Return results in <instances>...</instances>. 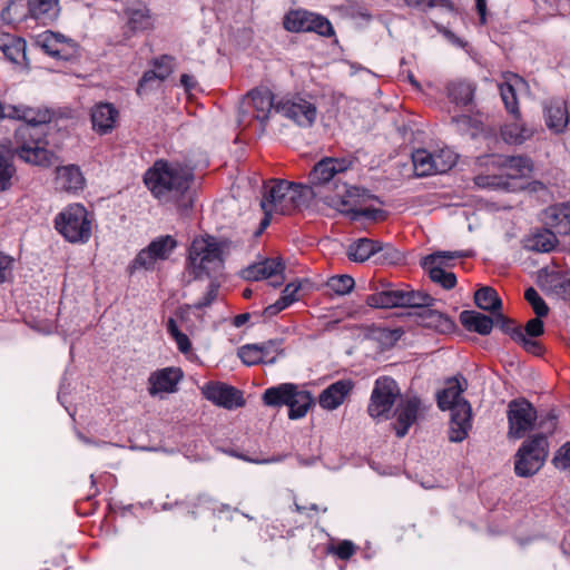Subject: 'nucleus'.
Wrapping results in <instances>:
<instances>
[{"instance_id": "nucleus-37", "label": "nucleus", "mask_w": 570, "mask_h": 570, "mask_svg": "<svg viewBox=\"0 0 570 570\" xmlns=\"http://www.w3.org/2000/svg\"><path fill=\"white\" fill-rule=\"evenodd\" d=\"M474 303L479 308L490 312L492 315L502 308V299L497 291L490 286H483L475 292Z\"/></svg>"}, {"instance_id": "nucleus-35", "label": "nucleus", "mask_w": 570, "mask_h": 570, "mask_svg": "<svg viewBox=\"0 0 570 570\" xmlns=\"http://www.w3.org/2000/svg\"><path fill=\"white\" fill-rule=\"evenodd\" d=\"M0 17L8 24H17L31 19L29 0H10Z\"/></svg>"}, {"instance_id": "nucleus-22", "label": "nucleus", "mask_w": 570, "mask_h": 570, "mask_svg": "<svg viewBox=\"0 0 570 570\" xmlns=\"http://www.w3.org/2000/svg\"><path fill=\"white\" fill-rule=\"evenodd\" d=\"M493 165L502 169L508 180L525 177L532 171V161L525 156H493Z\"/></svg>"}, {"instance_id": "nucleus-51", "label": "nucleus", "mask_w": 570, "mask_h": 570, "mask_svg": "<svg viewBox=\"0 0 570 570\" xmlns=\"http://www.w3.org/2000/svg\"><path fill=\"white\" fill-rule=\"evenodd\" d=\"M404 3L413 9L426 12L433 8H442L448 11L454 10V4L451 0H403Z\"/></svg>"}, {"instance_id": "nucleus-38", "label": "nucleus", "mask_w": 570, "mask_h": 570, "mask_svg": "<svg viewBox=\"0 0 570 570\" xmlns=\"http://www.w3.org/2000/svg\"><path fill=\"white\" fill-rule=\"evenodd\" d=\"M533 135V130L528 128L524 124L515 121L507 124L501 129V136L508 144L520 145Z\"/></svg>"}, {"instance_id": "nucleus-63", "label": "nucleus", "mask_w": 570, "mask_h": 570, "mask_svg": "<svg viewBox=\"0 0 570 570\" xmlns=\"http://www.w3.org/2000/svg\"><path fill=\"white\" fill-rule=\"evenodd\" d=\"M517 343L520 344L527 352L537 355H539L542 351L541 345L538 342L528 338L524 332L521 334L520 338H518Z\"/></svg>"}, {"instance_id": "nucleus-39", "label": "nucleus", "mask_w": 570, "mask_h": 570, "mask_svg": "<svg viewBox=\"0 0 570 570\" xmlns=\"http://www.w3.org/2000/svg\"><path fill=\"white\" fill-rule=\"evenodd\" d=\"M475 87L472 82L460 80L448 86L449 98L458 105L466 106L472 102Z\"/></svg>"}, {"instance_id": "nucleus-64", "label": "nucleus", "mask_w": 570, "mask_h": 570, "mask_svg": "<svg viewBox=\"0 0 570 570\" xmlns=\"http://www.w3.org/2000/svg\"><path fill=\"white\" fill-rule=\"evenodd\" d=\"M176 344H177V347L178 350L181 352V353H187L190 351L191 348V344H190V341L188 338V336L186 334H184L183 332H180L179 334H177L175 337H174Z\"/></svg>"}, {"instance_id": "nucleus-16", "label": "nucleus", "mask_w": 570, "mask_h": 570, "mask_svg": "<svg viewBox=\"0 0 570 570\" xmlns=\"http://www.w3.org/2000/svg\"><path fill=\"white\" fill-rule=\"evenodd\" d=\"M292 183L283 179H273L263 187L261 207L267 206L279 214H289Z\"/></svg>"}, {"instance_id": "nucleus-47", "label": "nucleus", "mask_w": 570, "mask_h": 570, "mask_svg": "<svg viewBox=\"0 0 570 570\" xmlns=\"http://www.w3.org/2000/svg\"><path fill=\"white\" fill-rule=\"evenodd\" d=\"M355 285L354 278L347 274L335 275L327 279L326 286L336 295L348 294Z\"/></svg>"}, {"instance_id": "nucleus-20", "label": "nucleus", "mask_w": 570, "mask_h": 570, "mask_svg": "<svg viewBox=\"0 0 570 570\" xmlns=\"http://www.w3.org/2000/svg\"><path fill=\"white\" fill-rule=\"evenodd\" d=\"M127 19L125 35L129 38L138 31H145L153 24L149 9L141 1H132L124 9Z\"/></svg>"}, {"instance_id": "nucleus-48", "label": "nucleus", "mask_w": 570, "mask_h": 570, "mask_svg": "<svg viewBox=\"0 0 570 570\" xmlns=\"http://www.w3.org/2000/svg\"><path fill=\"white\" fill-rule=\"evenodd\" d=\"M493 321L494 326L499 327L504 334L510 335L514 342H517L523 333L521 326H519L513 320L503 315L501 312L493 315Z\"/></svg>"}, {"instance_id": "nucleus-40", "label": "nucleus", "mask_w": 570, "mask_h": 570, "mask_svg": "<svg viewBox=\"0 0 570 570\" xmlns=\"http://www.w3.org/2000/svg\"><path fill=\"white\" fill-rule=\"evenodd\" d=\"M26 42L21 38L10 35L0 37V50L11 62H18L20 57L24 56Z\"/></svg>"}, {"instance_id": "nucleus-61", "label": "nucleus", "mask_w": 570, "mask_h": 570, "mask_svg": "<svg viewBox=\"0 0 570 570\" xmlns=\"http://www.w3.org/2000/svg\"><path fill=\"white\" fill-rule=\"evenodd\" d=\"M543 322L541 317H534L527 322L524 327V334L530 337H538L543 334Z\"/></svg>"}, {"instance_id": "nucleus-36", "label": "nucleus", "mask_w": 570, "mask_h": 570, "mask_svg": "<svg viewBox=\"0 0 570 570\" xmlns=\"http://www.w3.org/2000/svg\"><path fill=\"white\" fill-rule=\"evenodd\" d=\"M558 245L556 233L550 229H541L527 239L525 248L538 253H549Z\"/></svg>"}, {"instance_id": "nucleus-27", "label": "nucleus", "mask_w": 570, "mask_h": 570, "mask_svg": "<svg viewBox=\"0 0 570 570\" xmlns=\"http://www.w3.org/2000/svg\"><path fill=\"white\" fill-rule=\"evenodd\" d=\"M546 224L560 235H570V203H560L546 209Z\"/></svg>"}, {"instance_id": "nucleus-45", "label": "nucleus", "mask_w": 570, "mask_h": 570, "mask_svg": "<svg viewBox=\"0 0 570 570\" xmlns=\"http://www.w3.org/2000/svg\"><path fill=\"white\" fill-rule=\"evenodd\" d=\"M476 186L489 189L510 190L511 183L508 180L504 173L500 175H478L474 178Z\"/></svg>"}, {"instance_id": "nucleus-42", "label": "nucleus", "mask_w": 570, "mask_h": 570, "mask_svg": "<svg viewBox=\"0 0 570 570\" xmlns=\"http://www.w3.org/2000/svg\"><path fill=\"white\" fill-rule=\"evenodd\" d=\"M412 161L417 176L424 177L434 174L433 153L417 149L412 154Z\"/></svg>"}, {"instance_id": "nucleus-19", "label": "nucleus", "mask_w": 570, "mask_h": 570, "mask_svg": "<svg viewBox=\"0 0 570 570\" xmlns=\"http://www.w3.org/2000/svg\"><path fill=\"white\" fill-rule=\"evenodd\" d=\"M421 410L422 402L416 395L406 396L404 400H401L395 410V433L399 438L407 434L409 429L416 422Z\"/></svg>"}, {"instance_id": "nucleus-11", "label": "nucleus", "mask_w": 570, "mask_h": 570, "mask_svg": "<svg viewBox=\"0 0 570 570\" xmlns=\"http://www.w3.org/2000/svg\"><path fill=\"white\" fill-rule=\"evenodd\" d=\"M509 436L521 439L531 431L537 420V411L525 399H517L508 404Z\"/></svg>"}, {"instance_id": "nucleus-32", "label": "nucleus", "mask_w": 570, "mask_h": 570, "mask_svg": "<svg viewBox=\"0 0 570 570\" xmlns=\"http://www.w3.org/2000/svg\"><path fill=\"white\" fill-rule=\"evenodd\" d=\"M417 315L422 320L423 326L434 328L440 333L452 332L455 327L454 322L448 315L432 307H425Z\"/></svg>"}, {"instance_id": "nucleus-3", "label": "nucleus", "mask_w": 570, "mask_h": 570, "mask_svg": "<svg viewBox=\"0 0 570 570\" xmlns=\"http://www.w3.org/2000/svg\"><path fill=\"white\" fill-rule=\"evenodd\" d=\"M468 381L464 377H452L446 382V387L438 393V406L442 410H450L449 440L462 442L466 439L472 428V409L469 401L461 396L466 390Z\"/></svg>"}, {"instance_id": "nucleus-2", "label": "nucleus", "mask_w": 570, "mask_h": 570, "mask_svg": "<svg viewBox=\"0 0 570 570\" xmlns=\"http://www.w3.org/2000/svg\"><path fill=\"white\" fill-rule=\"evenodd\" d=\"M8 118L23 120L14 132L13 153L23 161L38 165L50 166L53 154L49 151L42 140L43 135L41 125L50 121L49 110L33 109L26 106L9 105Z\"/></svg>"}, {"instance_id": "nucleus-23", "label": "nucleus", "mask_w": 570, "mask_h": 570, "mask_svg": "<svg viewBox=\"0 0 570 570\" xmlns=\"http://www.w3.org/2000/svg\"><path fill=\"white\" fill-rule=\"evenodd\" d=\"M118 115V110L109 102L95 105L90 112L92 129L99 135L111 132Z\"/></svg>"}, {"instance_id": "nucleus-31", "label": "nucleus", "mask_w": 570, "mask_h": 570, "mask_svg": "<svg viewBox=\"0 0 570 570\" xmlns=\"http://www.w3.org/2000/svg\"><path fill=\"white\" fill-rule=\"evenodd\" d=\"M460 322L464 328L480 335H489L494 326L493 316L491 317L475 311H462Z\"/></svg>"}, {"instance_id": "nucleus-33", "label": "nucleus", "mask_w": 570, "mask_h": 570, "mask_svg": "<svg viewBox=\"0 0 570 570\" xmlns=\"http://www.w3.org/2000/svg\"><path fill=\"white\" fill-rule=\"evenodd\" d=\"M404 289L386 288L381 292L371 294L366 298V303L371 307L392 308L402 307Z\"/></svg>"}, {"instance_id": "nucleus-28", "label": "nucleus", "mask_w": 570, "mask_h": 570, "mask_svg": "<svg viewBox=\"0 0 570 570\" xmlns=\"http://www.w3.org/2000/svg\"><path fill=\"white\" fill-rule=\"evenodd\" d=\"M544 119L547 127L556 134L566 130L569 124V112L563 100H551L544 108Z\"/></svg>"}, {"instance_id": "nucleus-56", "label": "nucleus", "mask_w": 570, "mask_h": 570, "mask_svg": "<svg viewBox=\"0 0 570 570\" xmlns=\"http://www.w3.org/2000/svg\"><path fill=\"white\" fill-rule=\"evenodd\" d=\"M13 258L0 252V284L12 279Z\"/></svg>"}, {"instance_id": "nucleus-12", "label": "nucleus", "mask_w": 570, "mask_h": 570, "mask_svg": "<svg viewBox=\"0 0 570 570\" xmlns=\"http://www.w3.org/2000/svg\"><path fill=\"white\" fill-rule=\"evenodd\" d=\"M177 246V242L170 235L154 239L146 248L141 249L128 266L130 273L138 268L153 269L157 261L167 259Z\"/></svg>"}, {"instance_id": "nucleus-53", "label": "nucleus", "mask_w": 570, "mask_h": 570, "mask_svg": "<svg viewBox=\"0 0 570 570\" xmlns=\"http://www.w3.org/2000/svg\"><path fill=\"white\" fill-rule=\"evenodd\" d=\"M237 355L243 363L248 366L264 363L262 358V348H258V344L243 345L238 348Z\"/></svg>"}, {"instance_id": "nucleus-52", "label": "nucleus", "mask_w": 570, "mask_h": 570, "mask_svg": "<svg viewBox=\"0 0 570 570\" xmlns=\"http://www.w3.org/2000/svg\"><path fill=\"white\" fill-rule=\"evenodd\" d=\"M281 345L282 340H269L258 344V348H262V358L265 364H274L278 355L283 354Z\"/></svg>"}, {"instance_id": "nucleus-41", "label": "nucleus", "mask_w": 570, "mask_h": 570, "mask_svg": "<svg viewBox=\"0 0 570 570\" xmlns=\"http://www.w3.org/2000/svg\"><path fill=\"white\" fill-rule=\"evenodd\" d=\"M403 296L402 307L420 308L421 311L425 307L434 306L436 302V299L428 293L414 289H404Z\"/></svg>"}, {"instance_id": "nucleus-62", "label": "nucleus", "mask_w": 570, "mask_h": 570, "mask_svg": "<svg viewBox=\"0 0 570 570\" xmlns=\"http://www.w3.org/2000/svg\"><path fill=\"white\" fill-rule=\"evenodd\" d=\"M243 277L248 281H261L265 279V275L262 271L259 263L253 264L243 271Z\"/></svg>"}, {"instance_id": "nucleus-25", "label": "nucleus", "mask_w": 570, "mask_h": 570, "mask_svg": "<svg viewBox=\"0 0 570 570\" xmlns=\"http://www.w3.org/2000/svg\"><path fill=\"white\" fill-rule=\"evenodd\" d=\"M181 377V371L176 367H166L154 372L148 379V392L150 395H156L161 392L173 393L176 391V385Z\"/></svg>"}, {"instance_id": "nucleus-55", "label": "nucleus", "mask_w": 570, "mask_h": 570, "mask_svg": "<svg viewBox=\"0 0 570 570\" xmlns=\"http://www.w3.org/2000/svg\"><path fill=\"white\" fill-rule=\"evenodd\" d=\"M42 48L51 57L56 58H66L62 53V49L59 45H57V33L52 31H48L45 33L42 43Z\"/></svg>"}, {"instance_id": "nucleus-43", "label": "nucleus", "mask_w": 570, "mask_h": 570, "mask_svg": "<svg viewBox=\"0 0 570 570\" xmlns=\"http://www.w3.org/2000/svg\"><path fill=\"white\" fill-rule=\"evenodd\" d=\"M458 161V155L450 148L433 153L434 174H444L452 169Z\"/></svg>"}, {"instance_id": "nucleus-5", "label": "nucleus", "mask_w": 570, "mask_h": 570, "mask_svg": "<svg viewBox=\"0 0 570 570\" xmlns=\"http://www.w3.org/2000/svg\"><path fill=\"white\" fill-rule=\"evenodd\" d=\"M263 401L268 406L287 405L291 420L304 417L314 403L308 391L301 390L292 383H283L267 389L263 394Z\"/></svg>"}, {"instance_id": "nucleus-9", "label": "nucleus", "mask_w": 570, "mask_h": 570, "mask_svg": "<svg viewBox=\"0 0 570 570\" xmlns=\"http://www.w3.org/2000/svg\"><path fill=\"white\" fill-rule=\"evenodd\" d=\"M400 394L395 380L390 376L376 379L367 405L368 415L373 419H389Z\"/></svg>"}, {"instance_id": "nucleus-15", "label": "nucleus", "mask_w": 570, "mask_h": 570, "mask_svg": "<svg viewBox=\"0 0 570 570\" xmlns=\"http://www.w3.org/2000/svg\"><path fill=\"white\" fill-rule=\"evenodd\" d=\"M275 110L304 128L311 127L317 116L316 106L301 97L278 101Z\"/></svg>"}, {"instance_id": "nucleus-30", "label": "nucleus", "mask_w": 570, "mask_h": 570, "mask_svg": "<svg viewBox=\"0 0 570 570\" xmlns=\"http://www.w3.org/2000/svg\"><path fill=\"white\" fill-rule=\"evenodd\" d=\"M291 200L289 203V213L293 210H302L307 208L311 205V202L315 197H322L324 199L325 195L321 194V190H317L312 184L308 185L292 183L291 188Z\"/></svg>"}, {"instance_id": "nucleus-7", "label": "nucleus", "mask_w": 570, "mask_h": 570, "mask_svg": "<svg viewBox=\"0 0 570 570\" xmlns=\"http://www.w3.org/2000/svg\"><path fill=\"white\" fill-rule=\"evenodd\" d=\"M353 159L348 157H325L316 163L308 175V183L317 190L338 193L341 183L338 176L353 166Z\"/></svg>"}, {"instance_id": "nucleus-6", "label": "nucleus", "mask_w": 570, "mask_h": 570, "mask_svg": "<svg viewBox=\"0 0 570 570\" xmlns=\"http://www.w3.org/2000/svg\"><path fill=\"white\" fill-rule=\"evenodd\" d=\"M55 227L69 243H87L91 237L92 219L85 206L72 204L56 216Z\"/></svg>"}, {"instance_id": "nucleus-34", "label": "nucleus", "mask_w": 570, "mask_h": 570, "mask_svg": "<svg viewBox=\"0 0 570 570\" xmlns=\"http://www.w3.org/2000/svg\"><path fill=\"white\" fill-rule=\"evenodd\" d=\"M340 203L342 204L341 213L350 217L353 222H358L362 218L377 222L384 219L386 216L385 212L380 208L352 207V202L344 198L341 199Z\"/></svg>"}, {"instance_id": "nucleus-29", "label": "nucleus", "mask_w": 570, "mask_h": 570, "mask_svg": "<svg viewBox=\"0 0 570 570\" xmlns=\"http://www.w3.org/2000/svg\"><path fill=\"white\" fill-rule=\"evenodd\" d=\"M31 19L42 26L52 24L59 17V0H29Z\"/></svg>"}, {"instance_id": "nucleus-14", "label": "nucleus", "mask_w": 570, "mask_h": 570, "mask_svg": "<svg viewBox=\"0 0 570 570\" xmlns=\"http://www.w3.org/2000/svg\"><path fill=\"white\" fill-rule=\"evenodd\" d=\"M461 252H436L422 258L421 266L428 272L432 282L440 284L445 289H451L456 285V276L444 271L445 261L463 257Z\"/></svg>"}, {"instance_id": "nucleus-50", "label": "nucleus", "mask_w": 570, "mask_h": 570, "mask_svg": "<svg viewBox=\"0 0 570 570\" xmlns=\"http://www.w3.org/2000/svg\"><path fill=\"white\" fill-rule=\"evenodd\" d=\"M499 90L507 110L514 117H519L520 110L514 87L510 82H503L499 86Z\"/></svg>"}, {"instance_id": "nucleus-59", "label": "nucleus", "mask_w": 570, "mask_h": 570, "mask_svg": "<svg viewBox=\"0 0 570 570\" xmlns=\"http://www.w3.org/2000/svg\"><path fill=\"white\" fill-rule=\"evenodd\" d=\"M292 304V299H287V296H281L274 304L268 305L264 312L263 315L266 317H273L277 315L279 312L285 309Z\"/></svg>"}, {"instance_id": "nucleus-44", "label": "nucleus", "mask_w": 570, "mask_h": 570, "mask_svg": "<svg viewBox=\"0 0 570 570\" xmlns=\"http://www.w3.org/2000/svg\"><path fill=\"white\" fill-rule=\"evenodd\" d=\"M171 71L173 69L170 67H166L163 71H145L141 79L139 80L137 94L142 95L147 90L151 89L154 85H159L171 73Z\"/></svg>"}, {"instance_id": "nucleus-21", "label": "nucleus", "mask_w": 570, "mask_h": 570, "mask_svg": "<svg viewBox=\"0 0 570 570\" xmlns=\"http://www.w3.org/2000/svg\"><path fill=\"white\" fill-rule=\"evenodd\" d=\"M343 198L351 200L352 207H360L367 200L380 202L379 197L371 194L368 190L355 186L348 187L346 184L341 185L338 193L334 195L326 194L324 196V202L341 212L342 204L340 200Z\"/></svg>"}, {"instance_id": "nucleus-54", "label": "nucleus", "mask_w": 570, "mask_h": 570, "mask_svg": "<svg viewBox=\"0 0 570 570\" xmlns=\"http://www.w3.org/2000/svg\"><path fill=\"white\" fill-rule=\"evenodd\" d=\"M524 298L531 305L538 317H546L549 314V306L546 304L535 288L529 287L524 293Z\"/></svg>"}, {"instance_id": "nucleus-18", "label": "nucleus", "mask_w": 570, "mask_h": 570, "mask_svg": "<svg viewBox=\"0 0 570 570\" xmlns=\"http://www.w3.org/2000/svg\"><path fill=\"white\" fill-rule=\"evenodd\" d=\"M381 252H385L383 257L391 262L399 258V253L390 245H383L382 243L370 238H358L353 242L347 248V256L354 262H365Z\"/></svg>"}, {"instance_id": "nucleus-13", "label": "nucleus", "mask_w": 570, "mask_h": 570, "mask_svg": "<svg viewBox=\"0 0 570 570\" xmlns=\"http://www.w3.org/2000/svg\"><path fill=\"white\" fill-rule=\"evenodd\" d=\"M275 106L274 96L269 89L255 88L250 90L240 102V117L238 122H245V116L250 114V109H253V118L257 119L263 126H265L269 119V114L273 108L275 109Z\"/></svg>"}, {"instance_id": "nucleus-57", "label": "nucleus", "mask_w": 570, "mask_h": 570, "mask_svg": "<svg viewBox=\"0 0 570 570\" xmlns=\"http://www.w3.org/2000/svg\"><path fill=\"white\" fill-rule=\"evenodd\" d=\"M553 464L560 470H570V442L566 443L554 455Z\"/></svg>"}, {"instance_id": "nucleus-58", "label": "nucleus", "mask_w": 570, "mask_h": 570, "mask_svg": "<svg viewBox=\"0 0 570 570\" xmlns=\"http://www.w3.org/2000/svg\"><path fill=\"white\" fill-rule=\"evenodd\" d=\"M218 288H219V285L212 282L208 286V291L206 292L205 296L202 299H199L198 302H196L193 305V307L196 309H202L204 307L209 306L217 298Z\"/></svg>"}, {"instance_id": "nucleus-4", "label": "nucleus", "mask_w": 570, "mask_h": 570, "mask_svg": "<svg viewBox=\"0 0 570 570\" xmlns=\"http://www.w3.org/2000/svg\"><path fill=\"white\" fill-rule=\"evenodd\" d=\"M226 244L215 237L196 238L189 247L188 266L196 278L219 273L224 265Z\"/></svg>"}, {"instance_id": "nucleus-46", "label": "nucleus", "mask_w": 570, "mask_h": 570, "mask_svg": "<svg viewBox=\"0 0 570 570\" xmlns=\"http://www.w3.org/2000/svg\"><path fill=\"white\" fill-rule=\"evenodd\" d=\"M259 265H262V271L265 275V278L275 277L277 279L271 282V285L274 287L279 286L284 277L282 276V273L285 269L284 263L278 258H267L265 261L259 262Z\"/></svg>"}, {"instance_id": "nucleus-10", "label": "nucleus", "mask_w": 570, "mask_h": 570, "mask_svg": "<svg viewBox=\"0 0 570 570\" xmlns=\"http://www.w3.org/2000/svg\"><path fill=\"white\" fill-rule=\"evenodd\" d=\"M284 28L291 32H316L323 37L334 35L331 22L320 14L305 10H295L284 18Z\"/></svg>"}, {"instance_id": "nucleus-60", "label": "nucleus", "mask_w": 570, "mask_h": 570, "mask_svg": "<svg viewBox=\"0 0 570 570\" xmlns=\"http://www.w3.org/2000/svg\"><path fill=\"white\" fill-rule=\"evenodd\" d=\"M334 552L341 560H348L356 552V546L352 541L344 540L336 546Z\"/></svg>"}, {"instance_id": "nucleus-8", "label": "nucleus", "mask_w": 570, "mask_h": 570, "mask_svg": "<svg viewBox=\"0 0 570 570\" xmlns=\"http://www.w3.org/2000/svg\"><path fill=\"white\" fill-rule=\"evenodd\" d=\"M548 456V441L539 433L522 443L515 454L514 471L518 476L528 478L535 474Z\"/></svg>"}, {"instance_id": "nucleus-17", "label": "nucleus", "mask_w": 570, "mask_h": 570, "mask_svg": "<svg viewBox=\"0 0 570 570\" xmlns=\"http://www.w3.org/2000/svg\"><path fill=\"white\" fill-rule=\"evenodd\" d=\"M203 395L214 404L225 409L243 406L245 401L239 390L220 382H209L202 389Z\"/></svg>"}, {"instance_id": "nucleus-49", "label": "nucleus", "mask_w": 570, "mask_h": 570, "mask_svg": "<svg viewBox=\"0 0 570 570\" xmlns=\"http://www.w3.org/2000/svg\"><path fill=\"white\" fill-rule=\"evenodd\" d=\"M16 175V167L10 156L0 154V193L12 186V178Z\"/></svg>"}, {"instance_id": "nucleus-24", "label": "nucleus", "mask_w": 570, "mask_h": 570, "mask_svg": "<svg viewBox=\"0 0 570 570\" xmlns=\"http://www.w3.org/2000/svg\"><path fill=\"white\" fill-rule=\"evenodd\" d=\"M86 179L77 165L59 166L56 169V186L58 189L70 194L82 190Z\"/></svg>"}, {"instance_id": "nucleus-1", "label": "nucleus", "mask_w": 570, "mask_h": 570, "mask_svg": "<svg viewBox=\"0 0 570 570\" xmlns=\"http://www.w3.org/2000/svg\"><path fill=\"white\" fill-rule=\"evenodd\" d=\"M193 168L179 161L159 159L144 175V183L161 204L185 214L194 204Z\"/></svg>"}, {"instance_id": "nucleus-26", "label": "nucleus", "mask_w": 570, "mask_h": 570, "mask_svg": "<svg viewBox=\"0 0 570 570\" xmlns=\"http://www.w3.org/2000/svg\"><path fill=\"white\" fill-rule=\"evenodd\" d=\"M352 380H340L327 386L318 396L320 405L328 411L337 409L352 392Z\"/></svg>"}]
</instances>
